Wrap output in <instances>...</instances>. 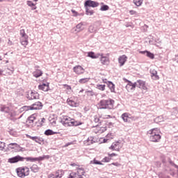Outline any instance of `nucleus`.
Segmentation results:
<instances>
[{
	"label": "nucleus",
	"instance_id": "79ce46f5",
	"mask_svg": "<svg viewBox=\"0 0 178 178\" xmlns=\"http://www.w3.org/2000/svg\"><path fill=\"white\" fill-rule=\"evenodd\" d=\"M22 168L24 169V175H25V177L29 176V175H30V169L26 166Z\"/></svg>",
	"mask_w": 178,
	"mask_h": 178
},
{
	"label": "nucleus",
	"instance_id": "39448f33",
	"mask_svg": "<svg viewBox=\"0 0 178 178\" xmlns=\"http://www.w3.org/2000/svg\"><path fill=\"white\" fill-rule=\"evenodd\" d=\"M17 162H24V157L17 155L8 159V163H17Z\"/></svg>",
	"mask_w": 178,
	"mask_h": 178
},
{
	"label": "nucleus",
	"instance_id": "9b49d317",
	"mask_svg": "<svg viewBox=\"0 0 178 178\" xmlns=\"http://www.w3.org/2000/svg\"><path fill=\"white\" fill-rule=\"evenodd\" d=\"M27 99L29 100L31 99H38L40 98V94L35 91H31L30 95H27Z\"/></svg>",
	"mask_w": 178,
	"mask_h": 178
},
{
	"label": "nucleus",
	"instance_id": "09e8293b",
	"mask_svg": "<svg viewBox=\"0 0 178 178\" xmlns=\"http://www.w3.org/2000/svg\"><path fill=\"white\" fill-rule=\"evenodd\" d=\"M168 163H170V165H171V166L175 168V169H178V165L175 163L170 158H168Z\"/></svg>",
	"mask_w": 178,
	"mask_h": 178
},
{
	"label": "nucleus",
	"instance_id": "13d9d810",
	"mask_svg": "<svg viewBox=\"0 0 178 178\" xmlns=\"http://www.w3.org/2000/svg\"><path fill=\"white\" fill-rule=\"evenodd\" d=\"M9 134H10V136H13L14 137H16V131H15V130L13 129H10L9 131H8Z\"/></svg>",
	"mask_w": 178,
	"mask_h": 178
},
{
	"label": "nucleus",
	"instance_id": "412c9836",
	"mask_svg": "<svg viewBox=\"0 0 178 178\" xmlns=\"http://www.w3.org/2000/svg\"><path fill=\"white\" fill-rule=\"evenodd\" d=\"M100 55L99 54H95L94 51L88 52V58H91L92 59H97V58H99Z\"/></svg>",
	"mask_w": 178,
	"mask_h": 178
},
{
	"label": "nucleus",
	"instance_id": "473e14b6",
	"mask_svg": "<svg viewBox=\"0 0 178 178\" xmlns=\"http://www.w3.org/2000/svg\"><path fill=\"white\" fill-rule=\"evenodd\" d=\"M90 81V78H82L79 79V83L80 84H86V83H88Z\"/></svg>",
	"mask_w": 178,
	"mask_h": 178
},
{
	"label": "nucleus",
	"instance_id": "bb28decb",
	"mask_svg": "<svg viewBox=\"0 0 178 178\" xmlns=\"http://www.w3.org/2000/svg\"><path fill=\"white\" fill-rule=\"evenodd\" d=\"M26 5L31 8V10H35V9H37V6H35V3H33L31 1H27Z\"/></svg>",
	"mask_w": 178,
	"mask_h": 178
},
{
	"label": "nucleus",
	"instance_id": "f704fd0d",
	"mask_svg": "<svg viewBox=\"0 0 178 178\" xmlns=\"http://www.w3.org/2000/svg\"><path fill=\"white\" fill-rule=\"evenodd\" d=\"M146 56H147V58H149V59H155V54H154L149 51H147Z\"/></svg>",
	"mask_w": 178,
	"mask_h": 178
},
{
	"label": "nucleus",
	"instance_id": "b1692460",
	"mask_svg": "<svg viewBox=\"0 0 178 178\" xmlns=\"http://www.w3.org/2000/svg\"><path fill=\"white\" fill-rule=\"evenodd\" d=\"M33 108L31 106H24L21 107L19 110V113H22V112H27V111H33Z\"/></svg>",
	"mask_w": 178,
	"mask_h": 178
},
{
	"label": "nucleus",
	"instance_id": "6e6552de",
	"mask_svg": "<svg viewBox=\"0 0 178 178\" xmlns=\"http://www.w3.org/2000/svg\"><path fill=\"white\" fill-rule=\"evenodd\" d=\"M42 106H44V105H42L41 102H36L31 105V107H32V111H40L42 109Z\"/></svg>",
	"mask_w": 178,
	"mask_h": 178
},
{
	"label": "nucleus",
	"instance_id": "c03bdc74",
	"mask_svg": "<svg viewBox=\"0 0 178 178\" xmlns=\"http://www.w3.org/2000/svg\"><path fill=\"white\" fill-rule=\"evenodd\" d=\"M133 2L136 6H141L143 5V0H133Z\"/></svg>",
	"mask_w": 178,
	"mask_h": 178
},
{
	"label": "nucleus",
	"instance_id": "f3484780",
	"mask_svg": "<svg viewBox=\"0 0 178 178\" xmlns=\"http://www.w3.org/2000/svg\"><path fill=\"white\" fill-rule=\"evenodd\" d=\"M137 87L141 88L142 90H147V86H145V81L139 79L137 81Z\"/></svg>",
	"mask_w": 178,
	"mask_h": 178
},
{
	"label": "nucleus",
	"instance_id": "20e7f679",
	"mask_svg": "<svg viewBox=\"0 0 178 178\" xmlns=\"http://www.w3.org/2000/svg\"><path fill=\"white\" fill-rule=\"evenodd\" d=\"M51 156L49 155H43L42 156L39 157H24V161H26V162H41L42 161H44V159H49Z\"/></svg>",
	"mask_w": 178,
	"mask_h": 178
},
{
	"label": "nucleus",
	"instance_id": "a878e982",
	"mask_svg": "<svg viewBox=\"0 0 178 178\" xmlns=\"http://www.w3.org/2000/svg\"><path fill=\"white\" fill-rule=\"evenodd\" d=\"M85 10H86V15H87V16H92V15L95 13V12H94L91 9V8H89V7H85Z\"/></svg>",
	"mask_w": 178,
	"mask_h": 178
},
{
	"label": "nucleus",
	"instance_id": "0eeeda50",
	"mask_svg": "<svg viewBox=\"0 0 178 178\" xmlns=\"http://www.w3.org/2000/svg\"><path fill=\"white\" fill-rule=\"evenodd\" d=\"M62 176H63V170H58L56 172L50 174L49 178H62Z\"/></svg>",
	"mask_w": 178,
	"mask_h": 178
},
{
	"label": "nucleus",
	"instance_id": "58836bf2",
	"mask_svg": "<svg viewBox=\"0 0 178 178\" xmlns=\"http://www.w3.org/2000/svg\"><path fill=\"white\" fill-rule=\"evenodd\" d=\"M42 123H45V118H42L41 119V122H35V126H36V124H37L38 127H42Z\"/></svg>",
	"mask_w": 178,
	"mask_h": 178
},
{
	"label": "nucleus",
	"instance_id": "603ef678",
	"mask_svg": "<svg viewBox=\"0 0 178 178\" xmlns=\"http://www.w3.org/2000/svg\"><path fill=\"white\" fill-rule=\"evenodd\" d=\"M112 160V158H111L109 156H105L102 160V162H111V161Z\"/></svg>",
	"mask_w": 178,
	"mask_h": 178
},
{
	"label": "nucleus",
	"instance_id": "a211bd4d",
	"mask_svg": "<svg viewBox=\"0 0 178 178\" xmlns=\"http://www.w3.org/2000/svg\"><path fill=\"white\" fill-rule=\"evenodd\" d=\"M151 77L153 80H159V76H158V72L155 70H150Z\"/></svg>",
	"mask_w": 178,
	"mask_h": 178
},
{
	"label": "nucleus",
	"instance_id": "774afa93",
	"mask_svg": "<svg viewBox=\"0 0 178 178\" xmlns=\"http://www.w3.org/2000/svg\"><path fill=\"white\" fill-rule=\"evenodd\" d=\"M63 86L66 88V90H72V86L67 84H64Z\"/></svg>",
	"mask_w": 178,
	"mask_h": 178
},
{
	"label": "nucleus",
	"instance_id": "f03ea898",
	"mask_svg": "<svg viewBox=\"0 0 178 178\" xmlns=\"http://www.w3.org/2000/svg\"><path fill=\"white\" fill-rule=\"evenodd\" d=\"M149 136V141L152 143H159L162 136L159 134V129L158 128L152 129L148 131Z\"/></svg>",
	"mask_w": 178,
	"mask_h": 178
},
{
	"label": "nucleus",
	"instance_id": "cd10ccee",
	"mask_svg": "<svg viewBox=\"0 0 178 178\" xmlns=\"http://www.w3.org/2000/svg\"><path fill=\"white\" fill-rule=\"evenodd\" d=\"M55 134H58V132H55L52 129H47L44 133V136H54Z\"/></svg>",
	"mask_w": 178,
	"mask_h": 178
},
{
	"label": "nucleus",
	"instance_id": "7c9ffc66",
	"mask_svg": "<svg viewBox=\"0 0 178 178\" xmlns=\"http://www.w3.org/2000/svg\"><path fill=\"white\" fill-rule=\"evenodd\" d=\"M31 170L32 172H33V173H38V172H39L40 170V168L38 167V165H37L36 164H33L31 167Z\"/></svg>",
	"mask_w": 178,
	"mask_h": 178
},
{
	"label": "nucleus",
	"instance_id": "393cba45",
	"mask_svg": "<svg viewBox=\"0 0 178 178\" xmlns=\"http://www.w3.org/2000/svg\"><path fill=\"white\" fill-rule=\"evenodd\" d=\"M69 177L70 178H83V176H81V175L79 174L78 172H72L70 174Z\"/></svg>",
	"mask_w": 178,
	"mask_h": 178
},
{
	"label": "nucleus",
	"instance_id": "4d7b16f0",
	"mask_svg": "<svg viewBox=\"0 0 178 178\" xmlns=\"http://www.w3.org/2000/svg\"><path fill=\"white\" fill-rule=\"evenodd\" d=\"M89 33H95V28L93 26H90L88 28Z\"/></svg>",
	"mask_w": 178,
	"mask_h": 178
},
{
	"label": "nucleus",
	"instance_id": "7ed1b4c3",
	"mask_svg": "<svg viewBox=\"0 0 178 178\" xmlns=\"http://www.w3.org/2000/svg\"><path fill=\"white\" fill-rule=\"evenodd\" d=\"M99 105V109H113L115 106V100L113 99H102L100 100Z\"/></svg>",
	"mask_w": 178,
	"mask_h": 178
},
{
	"label": "nucleus",
	"instance_id": "2eb2a0df",
	"mask_svg": "<svg viewBox=\"0 0 178 178\" xmlns=\"http://www.w3.org/2000/svg\"><path fill=\"white\" fill-rule=\"evenodd\" d=\"M38 89L44 92L49 91V83L39 85Z\"/></svg>",
	"mask_w": 178,
	"mask_h": 178
},
{
	"label": "nucleus",
	"instance_id": "c9c22d12",
	"mask_svg": "<svg viewBox=\"0 0 178 178\" xmlns=\"http://www.w3.org/2000/svg\"><path fill=\"white\" fill-rule=\"evenodd\" d=\"M84 25V24H83V22H80L79 24H78L76 26V28L77 29V31H81L82 30H84V28H83V26Z\"/></svg>",
	"mask_w": 178,
	"mask_h": 178
},
{
	"label": "nucleus",
	"instance_id": "c756f323",
	"mask_svg": "<svg viewBox=\"0 0 178 178\" xmlns=\"http://www.w3.org/2000/svg\"><path fill=\"white\" fill-rule=\"evenodd\" d=\"M67 105H70V106H72V107H76L77 105V103H76V102L69 98L67 99Z\"/></svg>",
	"mask_w": 178,
	"mask_h": 178
},
{
	"label": "nucleus",
	"instance_id": "0e129e2a",
	"mask_svg": "<svg viewBox=\"0 0 178 178\" xmlns=\"http://www.w3.org/2000/svg\"><path fill=\"white\" fill-rule=\"evenodd\" d=\"M126 89L127 90V91H133V90H131V85H130L129 83L127 84V86H126Z\"/></svg>",
	"mask_w": 178,
	"mask_h": 178
},
{
	"label": "nucleus",
	"instance_id": "1a4fd4ad",
	"mask_svg": "<svg viewBox=\"0 0 178 178\" xmlns=\"http://www.w3.org/2000/svg\"><path fill=\"white\" fill-rule=\"evenodd\" d=\"M84 68L81 65H76L73 67V71L76 74L80 75L84 73Z\"/></svg>",
	"mask_w": 178,
	"mask_h": 178
},
{
	"label": "nucleus",
	"instance_id": "680f3d73",
	"mask_svg": "<svg viewBox=\"0 0 178 178\" xmlns=\"http://www.w3.org/2000/svg\"><path fill=\"white\" fill-rule=\"evenodd\" d=\"M108 165L109 166H111V165H113V166H117V168H119V166H122V164L118 162L112 163L111 164H108Z\"/></svg>",
	"mask_w": 178,
	"mask_h": 178
},
{
	"label": "nucleus",
	"instance_id": "f8f14e48",
	"mask_svg": "<svg viewBox=\"0 0 178 178\" xmlns=\"http://www.w3.org/2000/svg\"><path fill=\"white\" fill-rule=\"evenodd\" d=\"M100 62L102 63V65H109L110 63V60H109V57L104 56L103 54H100Z\"/></svg>",
	"mask_w": 178,
	"mask_h": 178
},
{
	"label": "nucleus",
	"instance_id": "423d86ee",
	"mask_svg": "<svg viewBox=\"0 0 178 178\" xmlns=\"http://www.w3.org/2000/svg\"><path fill=\"white\" fill-rule=\"evenodd\" d=\"M99 3L92 0H86L84 3V8H98Z\"/></svg>",
	"mask_w": 178,
	"mask_h": 178
},
{
	"label": "nucleus",
	"instance_id": "6ab92c4d",
	"mask_svg": "<svg viewBox=\"0 0 178 178\" xmlns=\"http://www.w3.org/2000/svg\"><path fill=\"white\" fill-rule=\"evenodd\" d=\"M107 86L109 88V90H111V92H114L115 94H116V91L115 90V83H113V82H112L111 81H108Z\"/></svg>",
	"mask_w": 178,
	"mask_h": 178
},
{
	"label": "nucleus",
	"instance_id": "37998d69",
	"mask_svg": "<svg viewBox=\"0 0 178 178\" xmlns=\"http://www.w3.org/2000/svg\"><path fill=\"white\" fill-rule=\"evenodd\" d=\"M16 143H10L9 145H8V147L7 149H8V151H10V149H15V147H16Z\"/></svg>",
	"mask_w": 178,
	"mask_h": 178
},
{
	"label": "nucleus",
	"instance_id": "c85d7f7f",
	"mask_svg": "<svg viewBox=\"0 0 178 178\" xmlns=\"http://www.w3.org/2000/svg\"><path fill=\"white\" fill-rule=\"evenodd\" d=\"M130 118H129V113H124L123 114H122L121 115V119H122V120L125 122H129V120Z\"/></svg>",
	"mask_w": 178,
	"mask_h": 178
},
{
	"label": "nucleus",
	"instance_id": "e2e57ef3",
	"mask_svg": "<svg viewBox=\"0 0 178 178\" xmlns=\"http://www.w3.org/2000/svg\"><path fill=\"white\" fill-rule=\"evenodd\" d=\"M120 144V142H119V141L113 143V145H114L115 148H118V147H120V146H119Z\"/></svg>",
	"mask_w": 178,
	"mask_h": 178
},
{
	"label": "nucleus",
	"instance_id": "69168bd1",
	"mask_svg": "<svg viewBox=\"0 0 178 178\" xmlns=\"http://www.w3.org/2000/svg\"><path fill=\"white\" fill-rule=\"evenodd\" d=\"M71 12L72 13H73V16L74 17H76V16H79V13H77V11H76L75 10H72Z\"/></svg>",
	"mask_w": 178,
	"mask_h": 178
},
{
	"label": "nucleus",
	"instance_id": "338daca9",
	"mask_svg": "<svg viewBox=\"0 0 178 178\" xmlns=\"http://www.w3.org/2000/svg\"><path fill=\"white\" fill-rule=\"evenodd\" d=\"M129 14L131 15H137V11L131 10H129Z\"/></svg>",
	"mask_w": 178,
	"mask_h": 178
},
{
	"label": "nucleus",
	"instance_id": "de8ad7c7",
	"mask_svg": "<svg viewBox=\"0 0 178 178\" xmlns=\"http://www.w3.org/2000/svg\"><path fill=\"white\" fill-rule=\"evenodd\" d=\"M86 94L88 97H94V95H95V92L92 90H86Z\"/></svg>",
	"mask_w": 178,
	"mask_h": 178
},
{
	"label": "nucleus",
	"instance_id": "6e6d98bb",
	"mask_svg": "<svg viewBox=\"0 0 178 178\" xmlns=\"http://www.w3.org/2000/svg\"><path fill=\"white\" fill-rule=\"evenodd\" d=\"M163 120V118L161 116L159 117H157L154 119V122H156V123H159V122H161Z\"/></svg>",
	"mask_w": 178,
	"mask_h": 178
},
{
	"label": "nucleus",
	"instance_id": "72a5a7b5",
	"mask_svg": "<svg viewBox=\"0 0 178 178\" xmlns=\"http://www.w3.org/2000/svg\"><path fill=\"white\" fill-rule=\"evenodd\" d=\"M90 164H93V165H104V163H102V162L97 160V159H94L92 161H90Z\"/></svg>",
	"mask_w": 178,
	"mask_h": 178
},
{
	"label": "nucleus",
	"instance_id": "a18cd8bd",
	"mask_svg": "<svg viewBox=\"0 0 178 178\" xmlns=\"http://www.w3.org/2000/svg\"><path fill=\"white\" fill-rule=\"evenodd\" d=\"M35 143H38V144H41L42 143H44V138H42L40 136H36Z\"/></svg>",
	"mask_w": 178,
	"mask_h": 178
},
{
	"label": "nucleus",
	"instance_id": "e433bc0d",
	"mask_svg": "<svg viewBox=\"0 0 178 178\" xmlns=\"http://www.w3.org/2000/svg\"><path fill=\"white\" fill-rule=\"evenodd\" d=\"M94 122L95 123H99V126H102V124L104 123H105V121H101V120H99V118H98L97 117L95 116V118H94Z\"/></svg>",
	"mask_w": 178,
	"mask_h": 178
},
{
	"label": "nucleus",
	"instance_id": "aec40b11",
	"mask_svg": "<svg viewBox=\"0 0 178 178\" xmlns=\"http://www.w3.org/2000/svg\"><path fill=\"white\" fill-rule=\"evenodd\" d=\"M94 143H95V141H94V137L92 136L88 138L87 140L83 141L84 145H91V144H94Z\"/></svg>",
	"mask_w": 178,
	"mask_h": 178
},
{
	"label": "nucleus",
	"instance_id": "5fc2aeb1",
	"mask_svg": "<svg viewBox=\"0 0 178 178\" xmlns=\"http://www.w3.org/2000/svg\"><path fill=\"white\" fill-rule=\"evenodd\" d=\"M84 122H81L80 121H77L76 120H74V127H77V126H81V124H83Z\"/></svg>",
	"mask_w": 178,
	"mask_h": 178
},
{
	"label": "nucleus",
	"instance_id": "bf43d9fd",
	"mask_svg": "<svg viewBox=\"0 0 178 178\" xmlns=\"http://www.w3.org/2000/svg\"><path fill=\"white\" fill-rule=\"evenodd\" d=\"M26 136L27 137V138H30L33 141H35V138H37V136H31L29 134H26Z\"/></svg>",
	"mask_w": 178,
	"mask_h": 178
},
{
	"label": "nucleus",
	"instance_id": "f257e3e1",
	"mask_svg": "<svg viewBox=\"0 0 178 178\" xmlns=\"http://www.w3.org/2000/svg\"><path fill=\"white\" fill-rule=\"evenodd\" d=\"M0 112H3L7 115V119L12 120L13 122H16L17 119L15 118L16 116V111L10 108V107L6 105H2L0 108Z\"/></svg>",
	"mask_w": 178,
	"mask_h": 178
},
{
	"label": "nucleus",
	"instance_id": "5701e85b",
	"mask_svg": "<svg viewBox=\"0 0 178 178\" xmlns=\"http://www.w3.org/2000/svg\"><path fill=\"white\" fill-rule=\"evenodd\" d=\"M42 74H43V72L41 70H36L33 72V77H35L36 79H38V77H41Z\"/></svg>",
	"mask_w": 178,
	"mask_h": 178
},
{
	"label": "nucleus",
	"instance_id": "8fccbe9b",
	"mask_svg": "<svg viewBox=\"0 0 178 178\" xmlns=\"http://www.w3.org/2000/svg\"><path fill=\"white\" fill-rule=\"evenodd\" d=\"M109 149H111L112 151H118L119 152V151H120V147H115V145H113V143L111 145V147H109Z\"/></svg>",
	"mask_w": 178,
	"mask_h": 178
},
{
	"label": "nucleus",
	"instance_id": "9d476101",
	"mask_svg": "<svg viewBox=\"0 0 178 178\" xmlns=\"http://www.w3.org/2000/svg\"><path fill=\"white\" fill-rule=\"evenodd\" d=\"M72 120V118L67 116H64L63 119L60 121L63 126H65V127H68L69 124L70 123V121Z\"/></svg>",
	"mask_w": 178,
	"mask_h": 178
},
{
	"label": "nucleus",
	"instance_id": "3c124183",
	"mask_svg": "<svg viewBox=\"0 0 178 178\" xmlns=\"http://www.w3.org/2000/svg\"><path fill=\"white\" fill-rule=\"evenodd\" d=\"M76 173H78L79 175H82V176H84V173H86V171H84L83 168H78V171L76 172Z\"/></svg>",
	"mask_w": 178,
	"mask_h": 178
},
{
	"label": "nucleus",
	"instance_id": "dca6fc26",
	"mask_svg": "<svg viewBox=\"0 0 178 178\" xmlns=\"http://www.w3.org/2000/svg\"><path fill=\"white\" fill-rule=\"evenodd\" d=\"M36 119L37 117H35V114H32L27 118L26 123L28 124H31V126H33V124H34V120H35Z\"/></svg>",
	"mask_w": 178,
	"mask_h": 178
},
{
	"label": "nucleus",
	"instance_id": "a19ab883",
	"mask_svg": "<svg viewBox=\"0 0 178 178\" xmlns=\"http://www.w3.org/2000/svg\"><path fill=\"white\" fill-rule=\"evenodd\" d=\"M21 44L22 45H24V47H26V45H29V38H22Z\"/></svg>",
	"mask_w": 178,
	"mask_h": 178
},
{
	"label": "nucleus",
	"instance_id": "052dcab7",
	"mask_svg": "<svg viewBox=\"0 0 178 178\" xmlns=\"http://www.w3.org/2000/svg\"><path fill=\"white\" fill-rule=\"evenodd\" d=\"M72 126L74 127V119L71 118V121L70 122V124H68V127H72Z\"/></svg>",
	"mask_w": 178,
	"mask_h": 178
},
{
	"label": "nucleus",
	"instance_id": "2f4dec72",
	"mask_svg": "<svg viewBox=\"0 0 178 178\" xmlns=\"http://www.w3.org/2000/svg\"><path fill=\"white\" fill-rule=\"evenodd\" d=\"M19 34L22 38H29V35L26 33L24 29H21L19 31Z\"/></svg>",
	"mask_w": 178,
	"mask_h": 178
},
{
	"label": "nucleus",
	"instance_id": "ea45409f",
	"mask_svg": "<svg viewBox=\"0 0 178 178\" xmlns=\"http://www.w3.org/2000/svg\"><path fill=\"white\" fill-rule=\"evenodd\" d=\"M105 87H106V85L97 84L96 88L100 91H105Z\"/></svg>",
	"mask_w": 178,
	"mask_h": 178
},
{
	"label": "nucleus",
	"instance_id": "4be33fe9",
	"mask_svg": "<svg viewBox=\"0 0 178 178\" xmlns=\"http://www.w3.org/2000/svg\"><path fill=\"white\" fill-rule=\"evenodd\" d=\"M14 152H24V151H26V148L20 147L17 143H16L15 147L14 148V150H13Z\"/></svg>",
	"mask_w": 178,
	"mask_h": 178
},
{
	"label": "nucleus",
	"instance_id": "4468645a",
	"mask_svg": "<svg viewBox=\"0 0 178 178\" xmlns=\"http://www.w3.org/2000/svg\"><path fill=\"white\" fill-rule=\"evenodd\" d=\"M16 172L19 177H21V178L26 177V175H24V168H23V167H19L17 168Z\"/></svg>",
	"mask_w": 178,
	"mask_h": 178
},
{
	"label": "nucleus",
	"instance_id": "4c0bfd02",
	"mask_svg": "<svg viewBox=\"0 0 178 178\" xmlns=\"http://www.w3.org/2000/svg\"><path fill=\"white\" fill-rule=\"evenodd\" d=\"M100 10L102 12H105L106 10H109V6L106 5V4H103L101 8H100Z\"/></svg>",
	"mask_w": 178,
	"mask_h": 178
},
{
	"label": "nucleus",
	"instance_id": "49530a36",
	"mask_svg": "<svg viewBox=\"0 0 178 178\" xmlns=\"http://www.w3.org/2000/svg\"><path fill=\"white\" fill-rule=\"evenodd\" d=\"M129 85L131 86V89L132 91L136 90V87H137V81L136 82L134 83L133 82H129Z\"/></svg>",
	"mask_w": 178,
	"mask_h": 178
},
{
	"label": "nucleus",
	"instance_id": "ddd939ff",
	"mask_svg": "<svg viewBox=\"0 0 178 178\" xmlns=\"http://www.w3.org/2000/svg\"><path fill=\"white\" fill-rule=\"evenodd\" d=\"M127 56L126 55H122L118 58V63H120V67L124 66V63L127 62Z\"/></svg>",
	"mask_w": 178,
	"mask_h": 178
},
{
	"label": "nucleus",
	"instance_id": "864d4df0",
	"mask_svg": "<svg viewBox=\"0 0 178 178\" xmlns=\"http://www.w3.org/2000/svg\"><path fill=\"white\" fill-rule=\"evenodd\" d=\"M5 147H6V143L0 141V151H3V149H5Z\"/></svg>",
	"mask_w": 178,
	"mask_h": 178
}]
</instances>
